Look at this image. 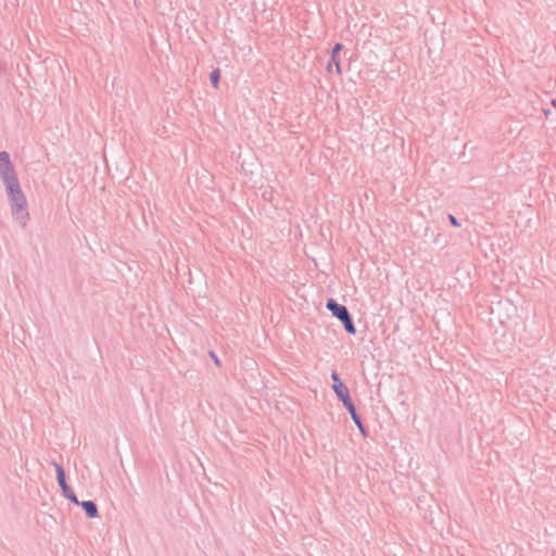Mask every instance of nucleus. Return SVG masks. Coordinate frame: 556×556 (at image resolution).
Here are the masks:
<instances>
[{
	"mask_svg": "<svg viewBox=\"0 0 556 556\" xmlns=\"http://www.w3.org/2000/svg\"><path fill=\"white\" fill-rule=\"evenodd\" d=\"M2 181L4 184L8 198L11 202L12 215L15 216V218L20 220L21 225L24 227L29 217V214L26 211L27 202L21 189L18 178L17 176L4 177V180Z\"/></svg>",
	"mask_w": 556,
	"mask_h": 556,
	"instance_id": "f257e3e1",
	"label": "nucleus"
},
{
	"mask_svg": "<svg viewBox=\"0 0 556 556\" xmlns=\"http://www.w3.org/2000/svg\"><path fill=\"white\" fill-rule=\"evenodd\" d=\"M331 379L333 380L332 389L336 393L337 397L342 402L343 406L346 408V410L350 413L351 418L355 426L358 428L361 433L366 437V428L363 425L362 418L356 412V407L350 396L349 389L342 383L339 374L337 371L331 372Z\"/></svg>",
	"mask_w": 556,
	"mask_h": 556,
	"instance_id": "f03ea898",
	"label": "nucleus"
},
{
	"mask_svg": "<svg viewBox=\"0 0 556 556\" xmlns=\"http://www.w3.org/2000/svg\"><path fill=\"white\" fill-rule=\"evenodd\" d=\"M326 307L331 312L332 316L338 318L342 325L344 330L350 334L356 333V328L353 321V317L350 314L346 306L339 304L334 299H328L326 303Z\"/></svg>",
	"mask_w": 556,
	"mask_h": 556,
	"instance_id": "7ed1b4c3",
	"label": "nucleus"
},
{
	"mask_svg": "<svg viewBox=\"0 0 556 556\" xmlns=\"http://www.w3.org/2000/svg\"><path fill=\"white\" fill-rule=\"evenodd\" d=\"M16 176L14 172V167L10 160V155L8 152H0V177L4 180V177Z\"/></svg>",
	"mask_w": 556,
	"mask_h": 556,
	"instance_id": "20e7f679",
	"label": "nucleus"
},
{
	"mask_svg": "<svg viewBox=\"0 0 556 556\" xmlns=\"http://www.w3.org/2000/svg\"><path fill=\"white\" fill-rule=\"evenodd\" d=\"M343 46L342 43H336L331 50V55H330V60L327 64V72L328 73H331L332 72V67L334 66L336 67V73L338 75H341L342 71H341V65H340V58H339V53L340 51L342 50Z\"/></svg>",
	"mask_w": 556,
	"mask_h": 556,
	"instance_id": "39448f33",
	"label": "nucleus"
},
{
	"mask_svg": "<svg viewBox=\"0 0 556 556\" xmlns=\"http://www.w3.org/2000/svg\"><path fill=\"white\" fill-rule=\"evenodd\" d=\"M51 465L55 468L56 481L62 491V495L72 491V489L70 488V485L66 482V476H65V471H64V468L62 467V465L56 463L55 460L51 462Z\"/></svg>",
	"mask_w": 556,
	"mask_h": 556,
	"instance_id": "423d86ee",
	"label": "nucleus"
},
{
	"mask_svg": "<svg viewBox=\"0 0 556 556\" xmlns=\"http://www.w3.org/2000/svg\"><path fill=\"white\" fill-rule=\"evenodd\" d=\"M79 505L83 507L88 518L99 516L98 506L93 501H83Z\"/></svg>",
	"mask_w": 556,
	"mask_h": 556,
	"instance_id": "0eeeda50",
	"label": "nucleus"
},
{
	"mask_svg": "<svg viewBox=\"0 0 556 556\" xmlns=\"http://www.w3.org/2000/svg\"><path fill=\"white\" fill-rule=\"evenodd\" d=\"M219 78H220V71H219V68L213 70L211 72V74H210V80H211V84L213 85V87H215V88L218 87Z\"/></svg>",
	"mask_w": 556,
	"mask_h": 556,
	"instance_id": "6e6552de",
	"label": "nucleus"
},
{
	"mask_svg": "<svg viewBox=\"0 0 556 556\" xmlns=\"http://www.w3.org/2000/svg\"><path fill=\"white\" fill-rule=\"evenodd\" d=\"M63 496L76 505H79L81 503L78 501V498L73 490L70 491L68 493H65Z\"/></svg>",
	"mask_w": 556,
	"mask_h": 556,
	"instance_id": "1a4fd4ad",
	"label": "nucleus"
},
{
	"mask_svg": "<svg viewBox=\"0 0 556 556\" xmlns=\"http://www.w3.org/2000/svg\"><path fill=\"white\" fill-rule=\"evenodd\" d=\"M448 219H450V223H451L453 226H455V227H458V226H459V223H458L457 218H456L454 215L448 214Z\"/></svg>",
	"mask_w": 556,
	"mask_h": 556,
	"instance_id": "9d476101",
	"label": "nucleus"
},
{
	"mask_svg": "<svg viewBox=\"0 0 556 556\" xmlns=\"http://www.w3.org/2000/svg\"><path fill=\"white\" fill-rule=\"evenodd\" d=\"M210 356L212 357V359L214 361V363L217 365V366H220V361L219 358L217 357V355L214 353V352H210Z\"/></svg>",
	"mask_w": 556,
	"mask_h": 556,
	"instance_id": "9b49d317",
	"label": "nucleus"
},
{
	"mask_svg": "<svg viewBox=\"0 0 556 556\" xmlns=\"http://www.w3.org/2000/svg\"><path fill=\"white\" fill-rule=\"evenodd\" d=\"M551 104H552V106H553V108H555V109H556V99H553V100L551 101Z\"/></svg>",
	"mask_w": 556,
	"mask_h": 556,
	"instance_id": "f8f14e48",
	"label": "nucleus"
},
{
	"mask_svg": "<svg viewBox=\"0 0 556 556\" xmlns=\"http://www.w3.org/2000/svg\"><path fill=\"white\" fill-rule=\"evenodd\" d=\"M543 112H544V114H545L546 116H548V115L551 114V111H549V110H544Z\"/></svg>",
	"mask_w": 556,
	"mask_h": 556,
	"instance_id": "ddd939ff",
	"label": "nucleus"
}]
</instances>
